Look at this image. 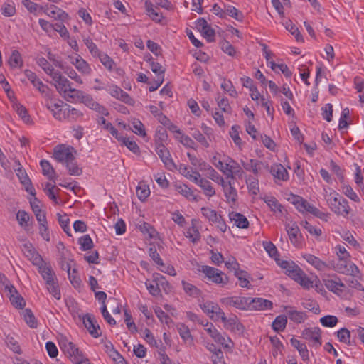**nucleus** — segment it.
Instances as JSON below:
<instances>
[{
  "label": "nucleus",
  "mask_w": 364,
  "mask_h": 364,
  "mask_svg": "<svg viewBox=\"0 0 364 364\" xmlns=\"http://www.w3.org/2000/svg\"><path fill=\"white\" fill-rule=\"evenodd\" d=\"M327 202L331 210L338 215L346 217L350 213L348 202L335 191L328 195Z\"/></svg>",
  "instance_id": "1"
},
{
  "label": "nucleus",
  "mask_w": 364,
  "mask_h": 364,
  "mask_svg": "<svg viewBox=\"0 0 364 364\" xmlns=\"http://www.w3.org/2000/svg\"><path fill=\"white\" fill-rule=\"evenodd\" d=\"M59 344L61 350L68 355L73 363L75 364H82L86 360L83 354L79 350L78 348L67 338H61Z\"/></svg>",
  "instance_id": "2"
},
{
  "label": "nucleus",
  "mask_w": 364,
  "mask_h": 364,
  "mask_svg": "<svg viewBox=\"0 0 364 364\" xmlns=\"http://www.w3.org/2000/svg\"><path fill=\"white\" fill-rule=\"evenodd\" d=\"M45 105L48 110L52 112L53 117L58 121L65 120V111L64 106H68L60 100H53L50 95L45 97Z\"/></svg>",
  "instance_id": "3"
},
{
  "label": "nucleus",
  "mask_w": 364,
  "mask_h": 364,
  "mask_svg": "<svg viewBox=\"0 0 364 364\" xmlns=\"http://www.w3.org/2000/svg\"><path fill=\"white\" fill-rule=\"evenodd\" d=\"M95 89L97 90H106L112 97L129 105H133L134 103V100L126 92L123 91L116 85L112 84L107 87L95 86Z\"/></svg>",
  "instance_id": "4"
},
{
  "label": "nucleus",
  "mask_w": 364,
  "mask_h": 364,
  "mask_svg": "<svg viewBox=\"0 0 364 364\" xmlns=\"http://www.w3.org/2000/svg\"><path fill=\"white\" fill-rule=\"evenodd\" d=\"M202 272L210 281L215 284L224 286L228 282V277L216 268L209 266H203Z\"/></svg>",
  "instance_id": "5"
},
{
  "label": "nucleus",
  "mask_w": 364,
  "mask_h": 364,
  "mask_svg": "<svg viewBox=\"0 0 364 364\" xmlns=\"http://www.w3.org/2000/svg\"><path fill=\"white\" fill-rule=\"evenodd\" d=\"M73 152L75 151L72 146L61 144L55 147L53 156L59 162L67 163L70 160H75Z\"/></svg>",
  "instance_id": "6"
},
{
  "label": "nucleus",
  "mask_w": 364,
  "mask_h": 364,
  "mask_svg": "<svg viewBox=\"0 0 364 364\" xmlns=\"http://www.w3.org/2000/svg\"><path fill=\"white\" fill-rule=\"evenodd\" d=\"M51 77L55 82L54 85L58 92L63 95L64 97H66L67 93L69 92L70 89L72 87L70 81L65 77L63 76L59 71H56L53 73Z\"/></svg>",
  "instance_id": "7"
},
{
  "label": "nucleus",
  "mask_w": 364,
  "mask_h": 364,
  "mask_svg": "<svg viewBox=\"0 0 364 364\" xmlns=\"http://www.w3.org/2000/svg\"><path fill=\"white\" fill-rule=\"evenodd\" d=\"M156 151L168 169L173 171L177 168L171 157L169 151L163 144L156 141Z\"/></svg>",
  "instance_id": "8"
},
{
  "label": "nucleus",
  "mask_w": 364,
  "mask_h": 364,
  "mask_svg": "<svg viewBox=\"0 0 364 364\" xmlns=\"http://www.w3.org/2000/svg\"><path fill=\"white\" fill-rule=\"evenodd\" d=\"M333 269L341 274H359V269L350 261V259H339L338 262L333 266Z\"/></svg>",
  "instance_id": "9"
},
{
  "label": "nucleus",
  "mask_w": 364,
  "mask_h": 364,
  "mask_svg": "<svg viewBox=\"0 0 364 364\" xmlns=\"http://www.w3.org/2000/svg\"><path fill=\"white\" fill-rule=\"evenodd\" d=\"M220 302L226 306H233L238 309L246 310L250 306L249 297L230 296L220 299Z\"/></svg>",
  "instance_id": "10"
},
{
  "label": "nucleus",
  "mask_w": 364,
  "mask_h": 364,
  "mask_svg": "<svg viewBox=\"0 0 364 364\" xmlns=\"http://www.w3.org/2000/svg\"><path fill=\"white\" fill-rule=\"evenodd\" d=\"M82 322L85 328L93 337L98 338L101 336L102 333L100 326L92 315L89 314L85 315L82 317Z\"/></svg>",
  "instance_id": "11"
},
{
  "label": "nucleus",
  "mask_w": 364,
  "mask_h": 364,
  "mask_svg": "<svg viewBox=\"0 0 364 364\" xmlns=\"http://www.w3.org/2000/svg\"><path fill=\"white\" fill-rule=\"evenodd\" d=\"M323 282L326 288L336 294L340 295L346 291V284L338 277L334 279H325Z\"/></svg>",
  "instance_id": "12"
},
{
  "label": "nucleus",
  "mask_w": 364,
  "mask_h": 364,
  "mask_svg": "<svg viewBox=\"0 0 364 364\" xmlns=\"http://www.w3.org/2000/svg\"><path fill=\"white\" fill-rule=\"evenodd\" d=\"M24 73L33 85L44 95V97L48 96L50 94L48 87L46 85H44L42 81L38 79L36 73L29 70H26Z\"/></svg>",
  "instance_id": "13"
},
{
  "label": "nucleus",
  "mask_w": 364,
  "mask_h": 364,
  "mask_svg": "<svg viewBox=\"0 0 364 364\" xmlns=\"http://www.w3.org/2000/svg\"><path fill=\"white\" fill-rule=\"evenodd\" d=\"M220 185L223 188L227 202L235 203L237 198V192L233 186L231 179L224 180L223 183H221Z\"/></svg>",
  "instance_id": "14"
},
{
  "label": "nucleus",
  "mask_w": 364,
  "mask_h": 364,
  "mask_svg": "<svg viewBox=\"0 0 364 364\" xmlns=\"http://www.w3.org/2000/svg\"><path fill=\"white\" fill-rule=\"evenodd\" d=\"M193 182L200 186L205 196L212 197L215 194V188L211 183L205 178L201 177L200 173H196V176L193 178Z\"/></svg>",
  "instance_id": "15"
},
{
  "label": "nucleus",
  "mask_w": 364,
  "mask_h": 364,
  "mask_svg": "<svg viewBox=\"0 0 364 364\" xmlns=\"http://www.w3.org/2000/svg\"><path fill=\"white\" fill-rule=\"evenodd\" d=\"M38 268V272L41 274L46 284L54 280H57L55 274L52 269L50 265L47 264L43 260L36 264Z\"/></svg>",
  "instance_id": "16"
},
{
  "label": "nucleus",
  "mask_w": 364,
  "mask_h": 364,
  "mask_svg": "<svg viewBox=\"0 0 364 364\" xmlns=\"http://www.w3.org/2000/svg\"><path fill=\"white\" fill-rule=\"evenodd\" d=\"M249 303L250 306L248 309L250 310L264 311L272 308V302L263 298L251 299L249 297Z\"/></svg>",
  "instance_id": "17"
},
{
  "label": "nucleus",
  "mask_w": 364,
  "mask_h": 364,
  "mask_svg": "<svg viewBox=\"0 0 364 364\" xmlns=\"http://www.w3.org/2000/svg\"><path fill=\"white\" fill-rule=\"evenodd\" d=\"M301 336L305 340L312 341L318 346L321 345V329L318 327L305 328L302 331Z\"/></svg>",
  "instance_id": "18"
},
{
  "label": "nucleus",
  "mask_w": 364,
  "mask_h": 364,
  "mask_svg": "<svg viewBox=\"0 0 364 364\" xmlns=\"http://www.w3.org/2000/svg\"><path fill=\"white\" fill-rule=\"evenodd\" d=\"M7 287L9 288V296L12 305L17 309H23L26 305L24 299L18 294L13 285H9Z\"/></svg>",
  "instance_id": "19"
},
{
  "label": "nucleus",
  "mask_w": 364,
  "mask_h": 364,
  "mask_svg": "<svg viewBox=\"0 0 364 364\" xmlns=\"http://www.w3.org/2000/svg\"><path fill=\"white\" fill-rule=\"evenodd\" d=\"M229 219L238 228L246 229L249 227L248 220L244 215L240 213L230 212L229 213Z\"/></svg>",
  "instance_id": "20"
},
{
  "label": "nucleus",
  "mask_w": 364,
  "mask_h": 364,
  "mask_svg": "<svg viewBox=\"0 0 364 364\" xmlns=\"http://www.w3.org/2000/svg\"><path fill=\"white\" fill-rule=\"evenodd\" d=\"M224 323V327L232 331H243L244 326L238 321L236 316L228 318L225 314L220 319Z\"/></svg>",
  "instance_id": "21"
},
{
  "label": "nucleus",
  "mask_w": 364,
  "mask_h": 364,
  "mask_svg": "<svg viewBox=\"0 0 364 364\" xmlns=\"http://www.w3.org/2000/svg\"><path fill=\"white\" fill-rule=\"evenodd\" d=\"M303 257L309 264L312 265L317 270L324 271L325 269L330 268V264L326 263L313 255L305 254L303 255Z\"/></svg>",
  "instance_id": "22"
},
{
  "label": "nucleus",
  "mask_w": 364,
  "mask_h": 364,
  "mask_svg": "<svg viewBox=\"0 0 364 364\" xmlns=\"http://www.w3.org/2000/svg\"><path fill=\"white\" fill-rule=\"evenodd\" d=\"M70 63L75 65V67L82 73L84 74H90L91 72V68L88 63L82 58L80 55L77 56H70Z\"/></svg>",
  "instance_id": "23"
},
{
  "label": "nucleus",
  "mask_w": 364,
  "mask_h": 364,
  "mask_svg": "<svg viewBox=\"0 0 364 364\" xmlns=\"http://www.w3.org/2000/svg\"><path fill=\"white\" fill-rule=\"evenodd\" d=\"M225 169L227 170V180L234 179L235 174L238 175L242 172L239 164L232 159H228L225 163Z\"/></svg>",
  "instance_id": "24"
},
{
  "label": "nucleus",
  "mask_w": 364,
  "mask_h": 364,
  "mask_svg": "<svg viewBox=\"0 0 364 364\" xmlns=\"http://www.w3.org/2000/svg\"><path fill=\"white\" fill-rule=\"evenodd\" d=\"M87 107L89 108L95 110L96 112L102 114V115H108V112L103 106L100 105L96 101H95L92 97L89 95H85L84 99L82 101Z\"/></svg>",
  "instance_id": "25"
},
{
  "label": "nucleus",
  "mask_w": 364,
  "mask_h": 364,
  "mask_svg": "<svg viewBox=\"0 0 364 364\" xmlns=\"http://www.w3.org/2000/svg\"><path fill=\"white\" fill-rule=\"evenodd\" d=\"M299 273L294 274V281L298 282L304 289H309L313 287V281H311L302 269H298Z\"/></svg>",
  "instance_id": "26"
},
{
  "label": "nucleus",
  "mask_w": 364,
  "mask_h": 364,
  "mask_svg": "<svg viewBox=\"0 0 364 364\" xmlns=\"http://www.w3.org/2000/svg\"><path fill=\"white\" fill-rule=\"evenodd\" d=\"M23 252L26 257H27L34 265L38 264V263L43 260L41 255L36 252L31 245H28L26 244L23 245Z\"/></svg>",
  "instance_id": "27"
},
{
  "label": "nucleus",
  "mask_w": 364,
  "mask_h": 364,
  "mask_svg": "<svg viewBox=\"0 0 364 364\" xmlns=\"http://www.w3.org/2000/svg\"><path fill=\"white\" fill-rule=\"evenodd\" d=\"M286 230L292 244L296 245L299 242L300 230L295 223L286 225Z\"/></svg>",
  "instance_id": "28"
},
{
  "label": "nucleus",
  "mask_w": 364,
  "mask_h": 364,
  "mask_svg": "<svg viewBox=\"0 0 364 364\" xmlns=\"http://www.w3.org/2000/svg\"><path fill=\"white\" fill-rule=\"evenodd\" d=\"M278 264L284 269L286 270V273L292 279L294 278V274L299 273L297 272L298 269H301L297 264H296L294 262L289 261H282L281 262H278Z\"/></svg>",
  "instance_id": "29"
},
{
  "label": "nucleus",
  "mask_w": 364,
  "mask_h": 364,
  "mask_svg": "<svg viewBox=\"0 0 364 364\" xmlns=\"http://www.w3.org/2000/svg\"><path fill=\"white\" fill-rule=\"evenodd\" d=\"M270 172L278 179L286 181L288 179V172L282 164H274L271 167Z\"/></svg>",
  "instance_id": "30"
},
{
  "label": "nucleus",
  "mask_w": 364,
  "mask_h": 364,
  "mask_svg": "<svg viewBox=\"0 0 364 364\" xmlns=\"http://www.w3.org/2000/svg\"><path fill=\"white\" fill-rule=\"evenodd\" d=\"M17 176L21 180V182L26 186V190L32 196H35V189L33 187L31 180L28 177L27 174L23 171L21 168L17 170Z\"/></svg>",
  "instance_id": "31"
},
{
  "label": "nucleus",
  "mask_w": 364,
  "mask_h": 364,
  "mask_svg": "<svg viewBox=\"0 0 364 364\" xmlns=\"http://www.w3.org/2000/svg\"><path fill=\"white\" fill-rule=\"evenodd\" d=\"M358 274H348V276L344 279V284H346V290L347 287L355 288L358 290L364 291V288L358 279Z\"/></svg>",
  "instance_id": "32"
},
{
  "label": "nucleus",
  "mask_w": 364,
  "mask_h": 364,
  "mask_svg": "<svg viewBox=\"0 0 364 364\" xmlns=\"http://www.w3.org/2000/svg\"><path fill=\"white\" fill-rule=\"evenodd\" d=\"M291 345L297 349V350L299 353V355H301L303 360H309V350L307 349V347L306 344L301 343L299 340L296 338H291Z\"/></svg>",
  "instance_id": "33"
},
{
  "label": "nucleus",
  "mask_w": 364,
  "mask_h": 364,
  "mask_svg": "<svg viewBox=\"0 0 364 364\" xmlns=\"http://www.w3.org/2000/svg\"><path fill=\"white\" fill-rule=\"evenodd\" d=\"M177 330L184 342L190 345L193 344V339L188 326L183 323H179L177 325Z\"/></svg>",
  "instance_id": "34"
},
{
  "label": "nucleus",
  "mask_w": 364,
  "mask_h": 364,
  "mask_svg": "<svg viewBox=\"0 0 364 364\" xmlns=\"http://www.w3.org/2000/svg\"><path fill=\"white\" fill-rule=\"evenodd\" d=\"M46 12L49 16L63 21L68 17V15L64 11L54 5H51L50 8H48Z\"/></svg>",
  "instance_id": "35"
},
{
  "label": "nucleus",
  "mask_w": 364,
  "mask_h": 364,
  "mask_svg": "<svg viewBox=\"0 0 364 364\" xmlns=\"http://www.w3.org/2000/svg\"><path fill=\"white\" fill-rule=\"evenodd\" d=\"M241 163L245 170L252 171L256 176L258 174L259 170L261 168V165L262 164L261 161L255 159H250L247 162L242 161Z\"/></svg>",
  "instance_id": "36"
},
{
  "label": "nucleus",
  "mask_w": 364,
  "mask_h": 364,
  "mask_svg": "<svg viewBox=\"0 0 364 364\" xmlns=\"http://www.w3.org/2000/svg\"><path fill=\"white\" fill-rule=\"evenodd\" d=\"M186 237L189 238L193 243H197L200 240V233L192 220V225L186 231Z\"/></svg>",
  "instance_id": "37"
},
{
  "label": "nucleus",
  "mask_w": 364,
  "mask_h": 364,
  "mask_svg": "<svg viewBox=\"0 0 364 364\" xmlns=\"http://www.w3.org/2000/svg\"><path fill=\"white\" fill-rule=\"evenodd\" d=\"M40 164L43 174L47 176L49 180L54 181L55 171L50 164L46 160H41Z\"/></svg>",
  "instance_id": "38"
},
{
  "label": "nucleus",
  "mask_w": 364,
  "mask_h": 364,
  "mask_svg": "<svg viewBox=\"0 0 364 364\" xmlns=\"http://www.w3.org/2000/svg\"><path fill=\"white\" fill-rule=\"evenodd\" d=\"M287 323V318L284 315H279L276 317L274 321L272 322V328L277 331H282L286 328Z\"/></svg>",
  "instance_id": "39"
},
{
  "label": "nucleus",
  "mask_w": 364,
  "mask_h": 364,
  "mask_svg": "<svg viewBox=\"0 0 364 364\" xmlns=\"http://www.w3.org/2000/svg\"><path fill=\"white\" fill-rule=\"evenodd\" d=\"M176 190L178 193L185 196L188 199L196 200V197L194 196L193 192L191 189L185 184H176L175 186Z\"/></svg>",
  "instance_id": "40"
},
{
  "label": "nucleus",
  "mask_w": 364,
  "mask_h": 364,
  "mask_svg": "<svg viewBox=\"0 0 364 364\" xmlns=\"http://www.w3.org/2000/svg\"><path fill=\"white\" fill-rule=\"evenodd\" d=\"M118 141L123 145L126 146L133 153L139 154L140 152L139 147L137 144L129 138H126L122 136L121 137H119Z\"/></svg>",
  "instance_id": "41"
},
{
  "label": "nucleus",
  "mask_w": 364,
  "mask_h": 364,
  "mask_svg": "<svg viewBox=\"0 0 364 364\" xmlns=\"http://www.w3.org/2000/svg\"><path fill=\"white\" fill-rule=\"evenodd\" d=\"M182 286L184 291L191 296L198 297L200 295V290L193 284L182 281Z\"/></svg>",
  "instance_id": "42"
},
{
  "label": "nucleus",
  "mask_w": 364,
  "mask_h": 364,
  "mask_svg": "<svg viewBox=\"0 0 364 364\" xmlns=\"http://www.w3.org/2000/svg\"><path fill=\"white\" fill-rule=\"evenodd\" d=\"M287 314L290 320L298 323L304 322L306 317L304 312L294 309L289 310Z\"/></svg>",
  "instance_id": "43"
},
{
  "label": "nucleus",
  "mask_w": 364,
  "mask_h": 364,
  "mask_svg": "<svg viewBox=\"0 0 364 364\" xmlns=\"http://www.w3.org/2000/svg\"><path fill=\"white\" fill-rule=\"evenodd\" d=\"M225 12L228 14L230 16L234 18L235 19L242 21L243 20V14L241 11L237 9L235 6L231 5H225Z\"/></svg>",
  "instance_id": "44"
},
{
  "label": "nucleus",
  "mask_w": 364,
  "mask_h": 364,
  "mask_svg": "<svg viewBox=\"0 0 364 364\" xmlns=\"http://www.w3.org/2000/svg\"><path fill=\"white\" fill-rule=\"evenodd\" d=\"M284 27L287 30H288L292 35L295 36L296 40L297 41H302L303 38L301 35L298 28L295 26V25L290 20L286 21L283 23Z\"/></svg>",
  "instance_id": "45"
},
{
  "label": "nucleus",
  "mask_w": 364,
  "mask_h": 364,
  "mask_svg": "<svg viewBox=\"0 0 364 364\" xmlns=\"http://www.w3.org/2000/svg\"><path fill=\"white\" fill-rule=\"evenodd\" d=\"M5 342L7 346L15 353L20 354L21 353V347L18 344V342L12 336H6Z\"/></svg>",
  "instance_id": "46"
},
{
  "label": "nucleus",
  "mask_w": 364,
  "mask_h": 364,
  "mask_svg": "<svg viewBox=\"0 0 364 364\" xmlns=\"http://www.w3.org/2000/svg\"><path fill=\"white\" fill-rule=\"evenodd\" d=\"M85 96V95L81 90L71 87L69 90V92L67 93V97H65V99L67 101H70V99H72L82 102Z\"/></svg>",
  "instance_id": "47"
},
{
  "label": "nucleus",
  "mask_w": 364,
  "mask_h": 364,
  "mask_svg": "<svg viewBox=\"0 0 364 364\" xmlns=\"http://www.w3.org/2000/svg\"><path fill=\"white\" fill-rule=\"evenodd\" d=\"M246 183L249 191L254 195H257L259 192L258 179L255 177L250 176L246 180Z\"/></svg>",
  "instance_id": "48"
},
{
  "label": "nucleus",
  "mask_w": 364,
  "mask_h": 364,
  "mask_svg": "<svg viewBox=\"0 0 364 364\" xmlns=\"http://www.w3.org/2000/svg\"><path fill=\"white\" fill-rule=\"evenodd\" d=\"M22 314L23 319L31 328H34L37 327V321L31 309H26Z\"/></svg>",
  "instance_id": "49"
},
{
  "label": "nucleus",
  "mask_w": 364,
  "mask_h": 364,
  "mask_svg": "<svg viewBox=\"0 0 364 364\" xmlns=\"http://www.w3.org/2000/svg\"><path fill=\"white\" fill-rule=\"evenodd\" d=\"M146 11L151 19L156 22H160L162 16L153 9V4L149 1L145 2Z\"/></svg>",
  "instance_id": "50"
},
{
  "label": "nucleus",
  "mask_w": 364,
  "mask_h": 364,
  "mask_svg": "<svg viewBox=\"0 0 364 364\" xmlns=\"http://www.w3.org/2000/svg\"><path fill=\"white\" fill-rule=\"evenodd\" d=\"M47 289L56 299H60V291L58 284V279L47 283Z\"/></svg>",
  "instance_id": "51"
},
{
  "label": "nucleus",
  "mask_w": 364,
  "mask_h": 364,
  "mask_svg": "<svg viewBox=\"0 0 364 364\" xmlns=\"http://www.w3.org/2000/svg\"><path fill=\"white\" fill-rule=\"evenodd\" d=\"M37 63L50 77L56 72L45 58H39L37 60Z\"/></svg>",
  "instance_id": "52"
},
{
  "label": "nucleus",
  "mask_w": 364,
  "mask_h": 364,
  "mask_svg": "<svg viewBox=\"0 0 364 364\" xmlns=\"http://www.w3.org/2000/svg\"><path fill=\"white\" fill-rule=\"evenodd\" d=\"M201 213L206 219L212 223L216 221V220H218L220 215H218L215 210L205 207L201 208Z\"/></svg>",
  "instance_id": "53"
},
{
  "label": "nucleus",
  "mask_w": 364,
  "mask_h": 364,
  "mask_svg": "<svg viewBox=\"0 0 364 364\" xmlns=\"http://www.w3.org/2000/svg\"><path fill=\"white\" fill-rule=\"evenodd\" d=\"M16 220L21 227L26 228L28 226L30 216L25 210H20L16 213Z\"/></svg>",
  "instance_id": "54"
},
{
  "label": "nucleus",
  "mask_w": 364,
  "mask_h": 364,
  "mask_svg": "<svg viewBox=\"0 0 364 364\" xmlns=\"http://www.w3.org/2000/svg\"><path fill=\"white\" fill-rule=\"evenodd\" d=\"M65 164L71 176H80L82 174V170L78 166L75 160H70Z\"/></svg>",
  "instance_id": "55"
},
{
  "label": "nucleus",
  "mask_w": 364,
  "mask_h": 364,
  "mask_svg": "<svg viewBox=\"0 0 364 364\" xmlns=\"http://www.w3.org/2000/svg\"><path fill=\"white\" fill-rule=\"evenodd\" d=\"M9 65L16 68L17 66L21 67L23 65V60L20 53L18 50H14L9 60Z\"/></svg>",
  "instance_id": "56"
},
{
  "label": "nucleus",
  "mask_w": 364,
  "mask_h": 364,
  "mask_svg": "<svg viewBox=\"0 0 364 364\" xmlns=\"http://www.w3.org/2000/svg\"><path fill=\"white\" fill-rule=\"evenodd\" d=\"M67 107L65 111V119L75 120L82 116V113L76 108L70 109L69 105Z\"/></svg>",
  "instance_id": "57"
},
{
  "label": "nucleus",
  "mask_w": 364,
  "mask_h": 364,
  "mask_svg": "<svg viewBox=\"0 0 364 364\" xmlns=\"http://www.w3.org/2000/svg\"><path fill=\"white\" fill-rule=\"evenodd\" d=\"M136 195L141 201H144L150 195V190L144 184H140L136 188Z\"/></svg>",
  "instance_id": "58"
},
{
  "label": "nucleus",
  "mask_w": 364,
  "mask_h": 364,
  "mask_svg": "<svg viewBox=\"0 0 364 364\" xmlns=\"http://www.w3.org/2000/svg\"><path fill=\"white\" fill-rule=\"evenodd\" d=\"M105 352L112 358L114 360H117L119 358H122L119 353L114 348L112 343L109 341L106 342L104 345Z\"/></svg>",
  "instance_id": "59"
},
{
  "label": "nucleus",
  "mask_w": 364,
  "mask_h": 364,
  "mask_svg": "<svg viewBox=\"0 0 364 364\" xmlns=\"http://www.w3.org/2000/svg\"><path fill=\"white\" fill-rule=\"evenodd\" d=\"M338 321V318L331 315H327L320 318L321 323L325 327H333Z\"/></svg>",
  "instance_id": "60"
},
{
  "label": "nucleus",
  "mask_w": 364,
  "mask_h": 364,
  "mask_svg": "<svg viewBox=\"0 0 364 364\" xmlns=\"http://www.w3.org/2000/svg\"><path fill=\"white\" fill-rule=\"evenodd\" d=\"M343 193L348 197L350 200L359 203L360 198L356 193L353 190L352 187L349 185H344L342 188Z\"/></svg>",
  "instance_id": "61"
},
{
  "label": "nucleus",
  "mask_w": 364,
  "mask_h": 364,
  "mask_svg": "<svg viewBox=\"0 0 364 364\" xmlns=\"http://www.w3.org/2000/svg\"><path fill=\"white\" fill-rule=\"evenodd\" d=\"M81 250L85 251L92 248L93 242L89 235H85L79 239Z\"/></svg>",
  "instance_id": "62"
},
{
  "label": "nucleus",
  "mask_w": 364,
  "mask_h": 364,
  "mask_svg": "<svg viewBox=\"0 0 364 364\" xmlns=\"http://www.w3.org/2000/svg\"><path fill=\"white\" fill-rule=\"evenodd\" d=\"M200 307L203 311V312L205 314H206L208 316L210 315L213 310H214V308H215V309L218 310V304L210 301L200 303Z\"/></svg>",
  "instance_id": "63"
},
{
  "label": "nucleus",
  "mask_w": 364,
  "mask_h": 364,
  "mask_svg": "<svg viewBox=\"0 0 364 364\" xmlns=\"http://www.w3.org/2000/svg\"><path fill=\"white\" fill-rule=\"evenodd\" d=\"M247 272L244 270H240L235 272V276L240 281V285L242 287H248L250 282L247 278Z\"/></svg>",
  "instance_id": "64"
}]
</instances>
